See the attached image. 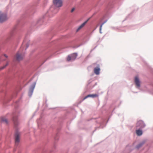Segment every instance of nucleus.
<instances>
[{"label":"nucleus","mask_w":153,"mask_h":153,"mask_svg":"<svg viewBox=\"0 0 153 153\" xmlns=\"http://www.w3.org/2000/svg\"><path fill=\"white\" fill-rule=\"evenodd\" d=\"M53 4L56 7H59L62 6L63 2L62 0H53Z\"/></svg>","instance_id":"f257e3e1"},{"label":"nucleus","mask_w":153,"mask_h":153,"mask_svg":"<svg viewBox=\"0 0 153 153\" xmlns=\"http://www.w3.org/2000/svg\"><path fill=\"white\" fill-rule=\"evenodd\" d=\"M23 55L21 51H18L16 54L15 56V58L16 60L18 61H20L23 59Z\"/></svg>","instance_id":"f03ea898"},{"label":"nucleus","mask_w":153,"mask_h":153,"mask_svg":"<svg viewBox=\"0 0 153 153\" xmlns=\"http://www.w3.org/2000/svg\"><path fill=\"white\" fill-rule=\"evenodd\" d=\"M7 19V15L6 14H4L0 12V22H3Z\"/></svg>","instance_id":"7ed1b4c3"},{"label":"nucleus","mask_w":153,"mask_h":153,"mask_svg":"<svg viewBox=\"0 0 153 153\" xmlns=\"http://www.w3.org/2000/svg\"><path fill=\"white\" fill-rule=\"evenodd\" d=\"M145 126V125L143 122L142 120H139L137 121V124L136 127L141 128H143Z\"/></svg>","instance_id":"20e7f679"},{"label":"nucleus","mask_w":153,"mask_h":153,"mask_svg":"<svg viewBox=\"0 0 153 153\" xmlns=\"http://www.w3.org/2000/svg\"><path fill=\"white\" fill-rule=\"evenodd\" d=\"M20 133L18 131H16L15 134V143L17 145L19 142Z\"/></svg>","instance_id":"39448f33"},{"label":"nucleus","mask_w":153,"mask_h":153,"mask_svg":"<svg viewBox=\"0 0 153 153\" xmlns=\"http://www.w3.org/2000/svg\"><path fill=\"white\" fill-rule=\"evenodd\" d=\"M134 82L137 87H140V81L138 77L136 76L134 79Z\"/></svg>","instance_id":"423d86ee"},{"label":"nucleus","mask_w":153,"mask_h":153,"mask_svg":"<svg viewBox=\"0 0 153 153\" xmlns=\"http://www.w3.org/2000/svg\"><path fill=\"white\" fill-rule=\"evenodd\" d=\"M35 83L31 87L29 90V94L30 96H31L33 91V90L34 89V88L35 87Z\"/></svg>","instance_id":"0eeeda50"},{"label":"nucleus","mask_w":153,"mask_h":153,"mask_svg":"<svg viewBox=\"0 0 153 153\" xmlns=\"http://www.w3.org/2000/svg\"><path fill=\"white\" fill-rule=\"evenodd\" d=\"M88 19L87 20L84 22L82 24H81L77 28L76 30V32L78 31L79 30H80L85 25V24L87 23V22L88 21Z\"/></svg>","instance_id":"6e6552de"},{"label":"nucleus","mask_w":153,"mask_h":153,"mask_svg":"<svg viewBox=\"0 0 153 153\" xmlns=\"http://www.w3.org/2000/svg\"><path fill=\"white\" fill-rule=\"evenodd\" d=\"M98 94H89L87 96H86L85 97L84 99L83 100H84L85 99H86L88 97H98Z\"/></svg>","instance_id":"1a4fd4ad"},{"label":"nucleus","mask_w":153,"mask_h":153,"mask_svg":"<svg viewBox=\"0 0 153 153\" xmlns=\"http://www.w3.org/2000/svg\"><path fill=\"white\" fill-rule=\"evenodd\" d=\"M100 68L98 67H96L94 68V73L97 74L98 75L100 74Z\"/></svg>","instance_id":"9d476101"},{"label":"nucleus","mask_w":153,"mask_h":153,"mask_svg":"<svg viewBox=\"0 0 153 153\" xmlns=\"http://www.w3.org/2000/svg\"><path fill=\"white\" fill-rule=\"evenodd\" d=\"M136 132L138 136H141L143 132L141 130L139 129L137 130L136 131Z\"/></svg>","instance_id":"9b49d317"},{"label":"nucleus","mask_w":153,"mask_h":153,"mask_svg":"<svg viewBox=\"0 0 153 153\" xmlns=\"http://www.w3.org/2000/svg\"><path fill=\"white\" fill-rule=\"evenodd\" d=\"M1 122L4 123L6 124L8 123L7 120L4 117H1Z\"/></svg>","instance_id":"f8f14e48"},{"label":"nucleus","mask_w":153,"mask_h":153,"mask_svg":"<svg viewBox=\"0 0 153 153\" xmlns=\"http://www.w3.org/2000/svg\"><path fill=\"white\" fill-rule=\"evenodd\" d=\"M71 61L74 60L76 58L77 55L76 53H74L71 55Z\"/></svg>","instance_id":"ddd939ff"},{"label":"nucleus","mask_w":153,"mask_h":153,"mask_svg":"<svg viewBox=\"0 0 153 153\" xmlns=\"http://www.w3.org/2000/svg\"><path fill=\"white\" fill-rule=\"evenodd\" d=\"M67 60L68 61H71V56H68L67 58Z\"/></svg>","instance_id":"4468645a"},{"label":"nucleus","mask_w":153,"mask_h":153,"mask_svg":"<svg viewBox=\"0 0 153 153\" xmlns=\"http://www.w3.org/2000/svg\"><path fill=\"white\" fill-rule=\"evenodd\" d=\"M143 143H140L137 146V148L138 149L143 144Z\"/></svg>","instance_id":"2eb2a0df"},{"label":"nucleus","mask_w":153,"mask_h":153,"mask_svg":"<svg viewBox=\"0 0 153 153\" xmlns=\"http://www.w3.org/2000/svg\"><path fill=\"white\" fill-rule=\"evenodd\" d=\"M104 23H102V25L100 26V33H102L101 32V29H102V25L104 24Z\"/></svg>","instance_id":"dca6fc26"},{"label":"nucleus","mask_w":153,"mask_h":153,"mask_svg":"<svg viewBox=\"0 0 153 153\" xmlns=\"http://www.w3.org/2000/svg\"><path fill=\"white\" fill-rule=\"evenodd\" d=\"M74 10H75L74 8H73L71 10V12H73L74 11Z\"/></svg>","instance_id":"f3484780"},{"label":"nucleus","mask_w":153,"mask_h":153,"mask_svg":"<svg viewBox=\"0 0 153 153\" xmlns=\"http://www.w3.org/2000/svg\"><path fill=\"white\" fill-rule=\"evenodd\" d=\"M7 64L6 65L4 66L3 68H2L1 69H3L4 68L7 66Z\"/></svg>","instance_id":"a211bd4d"},{"label":"nucleus","mask_w":153,"mask_h":153,"mask_svg":"<svg viewBox=\"0 0 153 153\" xmlns=\"http://www.w3.org/2000/svg\"><path fill=\"white\" fill-rule=\"evenodd\" d=\"M4 56L6 57H7V55H4Z\"/></svg>","instance_id":"6ab92c4d"},{"label":"nucleus","mask_w":153,"mask_h":153,"mask_svg":"<svg viewBox=\"0 0 153 153\" xmlns=\"http://www.w3.org/2000/svg\"><path fill=\"white\" fill-rule=\"evenodd\" d=\"M13 120L14 121H15V120H14V118L13 119Z\"/></svg>","instance_id":"aec40b11"}]
</instances>
